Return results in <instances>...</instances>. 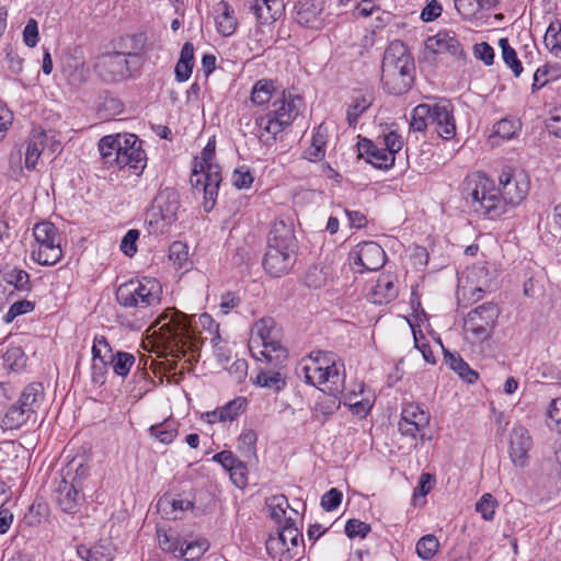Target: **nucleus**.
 <instances>
[{"mask_svg":"<svg viewBox=\"0 0 561 561\" xmlns=\"http://www.w3.org/2000/svg\"><path fill=\"white\" fill-rule=\"evenodd\" d=\"M500 187L485 173L477 172L467 179L465 193L467 204L473 211L497 218L506 213L508 205L516 206L524 201L529 191L525 174L514 173L511 168L503 169L499 178Z\"/></svg>","mask_w":561,"mask_h":561,"instance_id":"f257e3e1","label":"nucleus"},{"mask_svg":"<svg viewBox=\"0 0 561 561\" xmlns=\"http://www.w3.org/2000/svg\"><path fill=\"white\" fill-rule=\"evenodd\" d=\"M298 251V240L293 221L275 220L267 236V248L263 257L265 272L273 277L286 275L293 268Z\"/></svg>","mask_w":561,"mask_h":561,"instance_id":"f03ea898","label":"nucleus"},{"mask_svg":"<svg viewBox=\"0 0 561 561\" xmlns=\"http://www.w3.org/2000/svg\"><path fill=\"white\" fill-rule=\"evenodd\" d=\"M336 355L331 352L312 351L304 357L296 367V374L308 385L324 386L323 392L342 393L344 389V375L340 371Z\"/></svg>","mask_w":561,"mask_h":561,"instance_id":"7ed1b4c3","label":"nucleus"},{"mask_svg":"<svg viewBox=\"0 0 561 561\" xmlns=\"http://www.w3.org/2000/svg\"><path fill=\"white\" fill-rule=\"evenodd\" d=\"M415 65L408 47L401 41L391 42L385 53L381 65L383 89L393 95L407 93L414 82Z\"/></svg>","mask_w":561,"mask_h":561,"instance_id":"20e7f679","label":"nucleus"},{"mask_svg":"<svg viewBox=\"0 0 561 561\" xmlns=\"http://www.w3.org/2000/svg\"><path fill=\"white\" fill-rule=\"evenodd\" d=\"M153 327H158L154 334L159 333L173 357L185 356L193 348V330L187 314L175 308H168L158 317Z\"/></svg>","mask_w":561,"mask_h":561,"instance_id":"39448f33","label":"nucleus"},{"mask_svg":"<svg viewBox=\"0 0 561 561\" xmlns=\"http://www.w3.org/2000/svg\"><path fill=\"white\" fill-rule=\"evenodd\" d=\"M302 106L301 96L284 91L282 96L273 102L272 110L267 114L255 118L260 139L266 145L275 141L276 136L293 124Z\"/></svg>","mask_w":561,"mask_h":561,"instance_id":"423d86ee","label":"nucleus"},{"mask_svg":"<svg viewBox=\"0 0 561 561\" xmlns=\"http://www.w3.org/2000/svg\"><path fill=\"white\" fill-rule=\"evenodd\" d=\"M275 321L262 318L254 325V335L250 340V351L257 360H264L272 367H280L288 357L286 348L275 339Z\"/></svg>","mask_w":561,"mask_h":561,"instance_id":"0eeeda50","label":"nucleus"},{"mask_svg":"<svg viewBox=\"0 0 561 561\" xmlns=\"http://www.w3.org/2000/svg\"><path fill=\"white\" fill-rule=\"evenodd\" d=\"M180 194L172 187L161 190L147 210L146 224L151 234H164L178 220Z\"/></svg>","mask_w":561,"mask_h":561,"instance_id":"6e6552de","label":"nucleus"},{"mask_svg":"<svg viewBox=\"0 0 561 561\" xmlns=\"http://www.w3.org/2000/svg\"><path fill=\"white\" fill-rule=\"evenodd\" d=\"M162 288L154 278H133L116 289V300L124 308H147L160 302Z\"/></svg>","mask_w":561,"mask_h":561,"instance_id":"1a4fd4ad","label":"nucleus"},{"mask_svg":"<svg viewBox=\"0 0 561 561\" xmlns=\"http://www.w3.org/2000/svg\"><path fill=\"white\" fill-rule=\"evenodd\" d=\"M44 400L42 383L32 382L20 393L19 399L5 412L2 419V427L15 430L25 424L36 413Z\"/></svg>","mask_w":561,"mask_h":561,"instance_id":"9d476101","label":"nucleus"},{"mask_svg":"<svg viewBox=\"0 0 561 561\" xmlns=\"http://www.w3.org/2000/svg\"><path fill=\"white\" fill-rule=\"evenodd\" d=\"M302 542V535L295 526L293 516H289L285 524L279 525L277 535L267 539L266 551L276 561H290L299 553Z\"/></svg>","mask_w":561,"mask_h":561,"instance_id":"9b49d317","label":"nucleus"},{"mask_svg":"<svg viewBox=\"0 0 561 561\" xmlns=\"http://www.w3.org/2000/svg\"><path fill=\"white\" fill-rule=\"evenodd\" d=\"M33 236L38 249L32 252V259L41 265H55L62 257L58 229L49 221H42L34 226Z\"/></svg>","mask_w":561,"mask_h":561,"instance_id":"f8f14e48","label":"nucleus"},{"mask_svg":"<svg viewBox=\"0 0 561 561\" xmlns=\"http://www.w3.org/2000/svg\"><path fill=\"white\" fill-rule=\"evenodd\" d=\"M501 310L496 304L484 302L470 312L465 318L463 330L471 334L474 342H485L493 335Z\"/></svg>","mask_w":561,"mask_h":561,"instance_id":"ddd939ff","label":"nucleus"},{"mask_svg":"<svg viewBox=\"0 0 561 561\" xmlns=\"http://www.w3.org/2000/svg\"><path fill=\"white\" fill-rule=\"evenodd\" d=\"M198 165L199 171L197 164H195L190 181L197 193H203V207L206 213H209L216 203L221 172L219 165L214 163H198Z\"/></svg>","mask_w":561,"mask_h":561,"instance_id":"4468645a","label":"nucleus"},{"mask_svg":"<svg viewBox=\"0 0 561 561\" xmlns=\"http://www.w3.org/2000/svg\"><path fill=\"white\" fill-rule=\"evenodd\" d=\"M146 153L141 148V140L134 134H125L122 149L116 152L114 167L127 168L128 171L139 176L146 168Z\"/></svg>","mask_w":561,"mask_h":561,"instance_id":"2eb2a0df","label":"nucleus"},{"mask_svg":"<svg viewBox=\"0 0 561 561\" xmlns=\"http://www.w3.org/2000/svg\"><path fill=\"white\" fill-rule=\"evenodd\" d=\"M94 70L107 83L119 82L130 76L127 56L121 51L99 56L94 62Z\"/></svg>","mask_w":561,"mask_h":561,"instance_id":"dca6fc26","label":"nucleus"},{"mask_svg":"<svg viewBox=\"0 0 561 561\" xmlns=\"http://www.w3.org/2000/svg\"><path fill=\"white\" fill-rule=\"evenodd\" d=\"M352 265L355 272L377 271L386 263L383 249L374 241H365L356 245L351 253Z\"/></svg>","mask_w":561,"mask_h":561,"instance_id":"f3484780","label":"nucleus"},{"mask_svg":"<svg viewBox=\"0 0 561 561\" xmlns=\"http://www.w3.org/2000/svg\"><path fill=\"white\" fill-rule=\"evenodd\" d=\"M508 445V454L512 462L516 467H525L528 461V451L533 446L528 431L522 425L513 427L510 433Z\"/></svg>","mask_w":561,"mask_h":561,"instance_id":"a211bd4d","label":"nucleus"},{"mask_svg":"<svg viewBox=\"0 0 561 561\" xmlns=\"http://www.w3.org/2000/svg\"><path fill=\"white\" fill-rule=\"evenodd\" d=\"M428 424L430 414L419 405L410 403L402 409L398 426L402 435L416 437Z\"/></svg>","mask_w":561,"mask_h":561,"instance_id":"6ab92c4d","label":"nucleus"},{"mask_svg":"<svg viewBox=\"0 0 561 561\" xmlns=\"http://www.w3.org/2000/svg\"><path fill=\"white\" fill-rule=\"evenodd\" d=\"M431 123L436 125V131L442 138L451 139L455 136L454 106L449 100H442L433 105Z\"/></svg>","mask_w":561,"mask_h":561,"instance_id":"aec40b11","label":"nucleus"},{"mask_svg":"<svg viewBox=\"0 0 561 561\" xmlns=\"http://www.w3.org/2000/svg\"><path fill=\"white\" fill-rule=\"evenodd\" d=\"M323 10L324 3L321 0H300L295 5V19L305 27L320 30L323 26Z\"/></svg>","mask_w":561,"mask_h":561,"instance_id":"412c9836","label":"nucleus"},{"mask_svg":"<svg viewBox=\"0 0 561 561\" xmlns=\"http://www.w3.org/2000/svg\"><path fill=\"white\" fill-rule=\"evenodd\" d=\"M55 499L61 511L72 514L83 501V494L76 483H70L66 477H62L55 490Z\"/></svg>","mask_w":561,"mask_h":561,"instance_id":"4be33fe9","label":"nucleus"},{"mask_svg":"<svg viewBox=\"0 0 561 561\" xmlns=\"http://www.w3.org/2000/svg\"><path fill=\"white\" fill-rule=\"evenodd\" d=\"M359 157H365L366 161L377 169H389L394 163V156H391L385 147H378L371 140L363 138L358 141Z\"/></svg>","mask_w":561,"mask_h":561,"instance_id":"5701e85b","label":"nucleus"},{"mask_svg":"<svg viewBox=\"0 0 561 561\" xmlns=\"http://www.w3.org/2000/svg\"><path fill=\"white\" fill-rule=\"evenodd\" d=\"M399 294L398 278L390 273L381 274L369 291V299L376 305L389 304Z\"/></svg>","mask_w":561,"mask_h":561,"instance_id":"b1692460","label":"nucleus"},{"mask_svg":"<svg viewBox=\"0 0 561 561\" xmlns=\"http://www.w3.org/2000/svg\"><path fill=\"white\" fill-rule=\"evenodd\" d=\"M157 511L167 519H178L185 511L194 510L192 500L171 493L163 494L157 502Z\"/></svg>","mask_w":561,"mask_h":561,"instance_id":"393cba45","label":"nucleus"},{"mask_svg":"<svg viewBox=\"0 0 561 561\" xmlns=\"http://www.w3.org/2000/svg\"><path fill=\"white\" fill-rule=\"evenodd\" d=\"M214 11L218 33L225 37L232 35L238 26L233 8L227 1L221 0L216 3Z\"/></svg>","mask_w":561,"mask_h":561,"instance_id":"a878e982","label":"nucleus"},{"mask_svg":"<svg viewBox=\"0 0 561 561\" xmlns=\"http://www.w3.org/2000/svg\"><path fill=\"white\" fill-rule=\"evenodd\" d=\"M427 47L436 54H450L454 57L462 56V46L459 41L447 32H439L435 36L428 38Z\"/></svg>","mask_w":561,"mask_h":561,"instance_id":"bb28decb","label":"nucleus"},{"mask_svg":"<svg viewBox=\"0 0 561 561\" xmlns=\"http://www.w3.org/2000/svg\"><path fill=\"white\" fill-rule=\"evenodd\" d=\"M282 7V0H253L250 9L256 15V19L265 24L277 20Z\"/></svg>","mask_w":561,"mask_h":561,"instance_id":"cd10ccee","label":"nucleus"},{"mask_svg":"<svg viewBox=\"0 0 561 561\" xmlns=\"http://www.w3.org/2000/svg\"><path fill=\"white\" fill-rule=\"evenodd\" d=\"M327 393L328 394L320 397L312 408V419L320 423H324L341 405V400L339 399L340 393Z\"/></svg>","mask_w":561,"mask_h":561,"instance_id":"c85d7f7f","label":"nucleus"},{"mask_svg":"<svg viewBox=\"0 0 561 561\" xmlns=\"http://www.w3.org/2000/svg\"><path fill=\"white\" fill-rule=\"evenodd\" d=\"M125 134L108 135L101 138L99 141V151L103 162L108 167H114L116 152L122 149L123 139Z\"/></svg>","mask_w":561,"mask_h":561,"instance_id":"c756f323","label":"nucleus"},{"mask_svg":"<svg viewBox=\"0 0 561 561\" xmlns=\"http://www.w3.org/2000/svg\"><path fill=\"white\" fill-rule=\"evenodd\" d=\"M45 146L46 136L44 133L35 134L27 140L24 161L27 170H35L36 163Z\"/></svg>","mask_w":561,"mask_h":561,"instance_id":"7c9ffc66","label":"nucleus"},{"mask_svg":"<svg viewBox=\"0 0 561 561\" xmlns=\"http://www.w3.org/2000/svg\"><path fill=\"white\" fill-rule=\"evenodd\" d=\"M27 356L21 346H10L2 355V365L5 369L20 373L26 367Z\"/></svg>","mask_w":561,"mask_h":561,"instance_id":"2f4dec72","label":"nucleus"},{"mask_svg":"<svg viewBox=\"0 0 561 561\" xmlns=\"http://www.w3.org/2000/svg\"><path fill=\"white\" fill-rule=\"evenodd\" d=\"M444 355L446 363L459 375L460 378L469 383H473L478 379V373L471 369L458 354H454L445 350Z\"/></svg>","mask_w":561,"mask_h":561,"instance_id":"473e14b6","label":"nucleus"},{"mask_svg":"<svg viewBox=\"0 0 561 561\" xmlns=\"http://www.w3.org/2000/svg\"><path fill=\"white\" fill-rule=\"evenodd\" d=\"M255 383L262 388L279 392L286 387V378L279 370H260L255 377Z\"/></svg>","mask_w":561,"mask_h":561,"instance_id":"72a5a7b5","label":"nucleus"},{"mask_svg":"<svg viewBox=\"0 0 561 561\" xmlns=\"http://www.w3.org/2000/svg\"><path fill=\"white\" fill-rule=\"evenodd\" d=\"M433 106L419 104L412 111L410 127L413 131H424L432 118Z\"/></svg>","mask_w":561,"mask_h":561,"instance_id":"f704fd0d","label":"nucleus"},{"mask_svg":"<svg viewBox=\"0 0 561 561\" xmlns=\"http://www.w3.org/2000/svg\"><path fill=\"white\" fill-rule=\"evenodd\" d=\"M2 279L12 285L19 291H30L31 282L30 275L26 271L20 268H13L2 274Z\"/></svg>","mask_w":561,"mask_h":561,"instance_id":"c9c22d12","label":"nucleus"},{"mask_svg":"<svg viewBox=\"0 0 561 561\" xmlns=\"http://www.w3.org/2000/svg\"><path fill=\"white\" fill-rule=\"evenodd\" d=\"M267 506L271 511V516L277 524H285L287 508H289L288 500L283 494L273 495L267 499Z\"/></svg>","mask_w":561,"mask_h":561,"instance_id":"e433bc0d","label":"nucleus"},{"mask_svg":"<svg viewBox=\"0 0 561 561\" xmlns=\"http://www.w3.org/2000/svg\"><path fill=\"white\" fill-rule=\"evenodd\" d=\"M499 46L501 47L502 58L506 66L513 71L515 77H519L523 71V66L517 58L515 49L510 45L508 39L501 38Z\"/></svg>","mask_w":561,"mask_h":561,"instance_id":"4c0bfd02","label":"nucleus"},{"mask_svg":"<svg viewBox=\"0 0 561 561\" xmlns=\"http://www.w3.org/2000/svg\"><path fill=\"white\" fill-rule=\"evenodd\" d=\"M330 278L329 267L313 265L305 274V284L310 288H321Z\"/></svg>","mask_w":561,"mask_h":561,"instance_id":"58836bf2","label":"nucleus"},{"mask_svg":"<svg viewBox=\"0 0 561 561\" xmlns=\"http://www.w3.org/2000/svg\"><path fill=\"white\" fill-rule=\"evenodd\" d=\"M135 360L136 358L133 354L118 351L113 356V360L110 362V365H112L113 370L117 376L126 377L129 374L130 368L134 366Z\"/></svg>","mask_w":561,"mask_h":561,"instance_id":"ea45409f","label":"nucleus"},{"mask_svg":"<svg viewBox=\"0 0 561 561\" xmlns=\"http://www.w3.org/2000/svg\"><path fill=\"white\" fill-rule=\"evenodd\" d=\"M543 43L547 49L561 59V24L551 23L545 34Z\"/></svg>","mask_w":561,"mask_h":561,"instance_id":"a19ab883","label":"nucleus"},{"mask_svg":"<svg viewBox=\"0 0 561 561\" xmlns=\"http://www.w3.org/2000/svg\"><path fill=\"white\" fill-rule=\"evenodd\" d=\"M439 541L434 535H426L416 542L415 550L417 556L423 560L432 559L438 551Z\"/></svg>","mask_w":561,"mask_h":561,"instance_id":"79ce46f5","label":"nucleus"},{"mask_svg":"<svg viewBox=\"0 0 561 561\" xmlns=\"http://www.w3.org/2000/svg\"><path fill=\"white\" fill-rule=\"evenodd\" d=\"M273 92V81L264 79L259 80L252 89L251 101L257 105L265 104L271 100Z\"/></svg>","mask_w":561,"mask_h":561,"instance_id":"37998d69","label":"nucleus"},{"mask_svg":"<svg viewBox=\"0 0 561 561\" xmlns=\"http://www.w3.org/2000/svg\"><path fill=\"white\" fill-rule=\"evenodd\" d=\"M115 354L104 335H96L92 346V360H101L110 363Z\"/></svg>","mask_w":561,"mask_h":561,"instance_id":"c03bdc74","label":"nucleus"},{"mask_svg":"<svg viewBox=\"0 0 561 561\" xmlns=\"http://www.w3.org/2000/svg\"><path fill=\"white\" fill-rule=\"evenodd\" d=\"M157 536L160 548L165 552H180L183 542L179 539L178 535L173 531H165L164 529L158 527Z\"/></svg>","mask_w":561,"mask_h":561,"instance_id":"a18cd8bd","label":"nucleus"},{"mask_svg":"<svg viewBox=\"0 0 561 561\" xmlns=\"http://www.w3.org/2000/svg\"><path fill=\"white\" fill-rule=\"evenodd\" d=\"M371 105L369 95L359 94L354 98L353 104L347 110V121L350 126L357 123L358 117Z\"/></svg>","mask_w":561,"mask_h":561,"instance_id":"49530a36","label":"nucleus"},{"mask_svg":"<svg viewBox=\"0 0 561 561\" xmlns=\"http://www.w3.org/2000/svg\"><path fill=\"white\" fill-rule=\"evenodd\" d=\"M152 436L163 444H170L175 438L178 431L173 421H165L150 427Z\"/></svg>","mask_w":561,"mask_h":561,"instance_id":"de8ad7c7","label":"nucleus"},{"mask_svg":"<svg viewBox=\"0 0 561 561\" xmlns=\"http://www.w3.org/2000/svg\"><path fill=\"white\" fill-rule=\"evenodd\" d=\"M89 466L83 463L82 461H77L73 459L67 467L66 478L68 479L70 476V483H76L77 486H81L82 481L89 476Z\"/></svg>","mask_w":561,"mask_h":561,"instance_id":"09e8293b","label":"nucleus"},{"mask_svg":"<svg viewBox=\"0 0 561 561\" xmlns=\"http://www.w3.org/2000/svg\"><path fill=\"white\" fill-rule=\"evenodd\" d=\"M247 405V399L243 397H238L224 407L220 408L222 412L224 421H233L238 415H240Z\"/></svg>","mask_w":561,"mask_h":561,"instance_id":"8fccbe9b","label":"nucleus"},{"mask_svg":"<svg viewBox=\"0 0 561 561\" xmlns=\"http://www.w3.org/2000/svg\"><path fill=\"white\" fill-rule=\"evenodd\" d=\"M187 255V245L181 241H174L169 248V260L179 268L184 266Z\"/></svg>","mask_w":561,"mask_h":561,"instance_id":"3c124183","label":"nucleus"},{"mask_svg":"<svg viewBox=\"0 0 561 561\" xmlns=\"http://www.w3.org/2000/svg\"><path fill=\"white\" fill-rule=\"evenodd\" d=\"M497 502L492 494L485 493L476 504V511L481 514L485 520H491Z\"/></svg>","mask_w":561,"mask_h":561,"instance_id":"603ef678","label":"nucleus"},{"mask_svg":"<svg viewBox=\"0 0 561 561\" xmlns=\"http://www.w3.org/2000/svg\"><path fill=\"white\" fill-rule=\"evenodd\" d=\"M256 440V433L253 430H245L239 436L238 448L245 456L254 455Z\"/></svg>","mask_w":561,"mask_h":561,"instance_id":"864d4df0","label":"nucleus"},{"mask_svg":"<svg viewBox=\"0 0 561 561\" xmlns=\"http://www.w3.org/2000/svg\"><path fill=\"white\" fill-rule=\"evenodd\" d=\"M139 234L140 232L137 229H130L123 237L119 248L126 256L133 257L136 254Z\"/></svg>","mask_w":561,"mask_h":561,"instance_id":"5fc2aeb1","label":"nucleus"},{"mask_svg":"<svg viewBox=\"0 0 561 561\" xmlns=\"http://www.w3.org/2000/svg\"><path fill=\"white\" fill-rule=\"evenodd\" d=\"M455 8L463 19L470 20L479 12L481 4L479 0H455Z\"/></svg>","mask_w":561,"mask_h":561,"instance_id":"6e6d98bb","label":"nucleus"},{"mask_svg":"<svg viewBox=\"0 0 561 561\" xmlns=\"http://www.w3.org/2000/svg\"><path fill=\"white\" fill-rule=\"evenodd\" d=\"M370 529V525L355 518L348 519L345 525V533L350 538H365Z\"/></svg>","mask_w":561,"mask_h":561,"instance_id":"4d7b16f0","label":"nucleus"},{"mask_svg":"<svg viewBox=\"0 0 561 561\" xmlns=\"http://www.w3.org/2000/svg\"><path fill=\"white\" fill-rule=\"evenodd\" d=\"M254 181V178L247 167L238 168L232 174V184L238 190L249 188Z\"/></svg>","mask_w":561,"mask_h":561,"instance_id":"13d9d810","label":"nucleus"},{"mask_svg":"<svg viewBox=\"0 0 561 561\" xmlns=\"http://www.w3.org/2000/svg\"><path fill=\"white\" fill-rule=\"evenodd\" d=\"M38 24L35 19H30L23 30V42L27 47H35L38 43Z\"/></svg>","mask_w":561,"mask_h":561,"instance_id":"bf43d9fd","label":"nucleus"},{"mask_svg":"<svg viewBox=\"0 0 561 561\" xmlns=\"http://www.w3.org/2000/svg\"><path fill=\"white\" fill-rule=\"evenodd\" d=\"M343 494L340 490L332 488L321 499V506L327 512L334 511L342 502Z\"/></svg>","mask_w":561,"mask_h":561,"instance_id":"052dcab7","label":"nucleus"},{"mask_svg":"<svg viewBox=\"0 0 561 561\" xmlns=\"http://www.w3.org/2000/svg\"><path fill=\"white\" fill-rule=\"evenodd\" d=\"M207 548L208 543L206 541L190 542L185 548H183V546L181 547L180 556L186 560H195L202 556L207 550Z\"/></svg>","mask_w":561,"mask_h":561,"instance_id":"680f3d73","label":"nucleus"},{"mask_svg":"<svg viewBox=\"0 0 561 561\" xmlns=\"http://www.w3.org/2000/svg\"><path fill=\"white\" fill-rule=\"evenodd\" d=\"M403 146L402 137L391 130L383 136V147L391 153V156H396Z\"/></svg>","mask_w":561,"mask_h":561,"instance_id":"e2e57ef3","label":"nucleus"},{"mask_svg":"<svg viewBox=\"0 0 561 561\" xmlns=\"http://www.w3.org/2000/svg\"><path fill=\"white\" fill-rule=\"evenodd\" d=\"M110 548L104 545H96L88 550L87 561H112Z\"/></svg>","mask_w":561,"mask_h":561,"instance_id":"0e129e2a","label":"nucleus"},{"mask_svg":"<svg viewBox=\"0 0 561 561\" xmlns=\"http://www.w3.org/2000/svg\"><path fill=\"white\" fill-rule=\"evenodd\" d=\"M474 56L489 66L493 64L494 49L485 42L478 43L474 45Z\"/></svg>","mask_w":561,"mask_h":561,"instance_id":"69168bd1","label":"nucleus"},{"mask_svg":"<svg viewBox=\"0 0 561 561\" xmlns=\"http://www.w3.org/2000/svg\"><path fill=\"white\" fill-rule=\"evenodd\" d=\"M247 466L241 460L229 470L230 478L238 488H243L247 484Z\"/></svg>","mask_w":561,"mask_h":561,"instance_id":"338daca9","label":"nucleus"},{"mask_svg":"<svg viewBox=\"0 0 561 561\" xmlns=\"http://www.w3.org/2000/svg\"><path fill=\"white\" fill-rule=\"evenodd\" d=\"M548 417L554 423V427L561 433V397L553 399L548 408Z\"/></svg>","mask_w":561,"mask_h":561,"instance_id":"774afa93","label":"nucleus"}]
</instances>
